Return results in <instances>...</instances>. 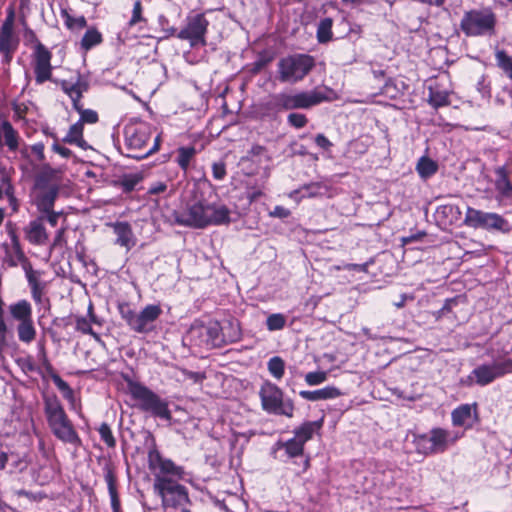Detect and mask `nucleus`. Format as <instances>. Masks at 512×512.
Here are the masks:
<instances>
[{"mask_svg": "<svg viewBox=\"0 0 512 512\" xmlns=\"http://www.w3.org/2000/svg\"><path fill=\"white\" fill-rule=\"evenodd\" d=\"M176 221L180 225L193 228L221 225L229 223L230 211L225 205L209 201L201 187L195 185L192 200L187 204L186 211L176 217Z\"/></svg>", "mask_w": 512, "mask_h": 512, "instance_id": "1", "label": "nucleus"}, {"mask_svg": "<svg viewBox=\"0 0 512 512\" xmlns=\"http://www.w3.org/2000/svg\"><path fill=\"white\" fill-rule=\"evenodd\" d=\"M125 147L127 156L134 159H144L156 152L160 146V135L152 137V127L143 121H131L124 128Z\"/></svg>", "mask_w": 512, "mask_h": 512, "instance_id": "2", "label": "nucleus"}, {"mask_svg": "<svg viewBox=\"0 0 512 512\" xmlns=\"http://www.w3.org/2000/svg\"><path fill=\"white\" fill-rule=\"evenodd\" d=\"M44 413L56 438L74 445L80 443V438L56 395L44 397Z\"/></svg>", "mask_w": 512, "mask_h": 512, "instance_id": "3", "label": "nucleus"}, {"mask_svg": "<svg viewBox=\"0 0 512 512\" xmlns=\"http://www.w3.org/2000/svg\"><path fill=\"white\" fill-rule=\"evenodd\" d=\"M127 386L130 395L137 401V406L141 411L150 413L154 417L171 420L172 415L166 400L139 382L129 379Z\"/></svg>", "mask_w": 512, "mask_h": 512, "instance_id": "4", "label": "nucleus"}, {"mask_svg": "<svg viewBox=\"0 0 512 512\" xmlns=\"http://www.w3.org/2000/svg\"><path fill=\"white\" fill-rule=\"evenodd\" d=\"M118 310L128 327L137 333L151 332L155 328V322L162 314L161 307L156 304L147 305L140 312H136L130 304L120 303Z\"/></svg>", "mask_w": 512, "mask_h": 512, "instance_id": "5", "label": "nucleus"}, {"mask_svg": "<svg viewBox=\"0 0 512 512\" xmlns=\"http://www.w3.org/2000/svg\"><path fill=\"white\" fill-rule=\"evenodd\" d=\"M495 24L496 17L490 9H473L464 13L460 29L467 37L492 35Z\"/></svg>", "mask_w": 512, "mask_h": 512, "instance_id": "6", "label": "nucleus"}, {"mask_svg": "<svg viewBox=\"0 0 512 512\" xmlns=\"http://www.w3.org/2000/svg\"><path fill=\"white\" fill-rule=\"evenodd\" d=\"M148 467L154 476V486L158 483L179 481L184 477V470L171 459L164 458L157 449L148 452Z\"/></svg>", "mask_w": 512, "mask_h": 512, "instance_id": "7", "label": "nucleus"}, {"mask_svg": "<svg viewBox=\"0 0 512 512\" xmlns=\"http://www.w3.org/2000/svg\"><path fill=\"white\" fill-rule=\"evenodd\" d=\"M261 405L263 410L273 415L293 417L294 403L291 399L284 400L283 392L276 385L266 382L260 390Z\"/></svg>", "mask_w": 512, "mask_h": 512, "instance_id": "8", "label": "nucleus"}, {"mask_svg": "<svg viewBox=\"0 0 512 512\" xmlns=\"http://www.w3.org/2000/svg\"><path fill=\"white\" fill-rule=\"evenodd\" d=\"M309 55L295 54L281 59L278 63L280 80L295 83L302 80L314 67Z\"/></svg>", "mask_w": 512, "mask_h": 512, "instance_id": "9", "label": "nucleus"}, {"mask_svg": "<svg viewBox=\"0 0 512 512\" xmlns=\"http://www.w3.org/2000/svg\"><path fill=\"white\" fill-rule=\"evenodd\" d=\"M59 84L61 89L72 100L74 109L80 113V120L78 122L82 124L96 123L98 121V114L94 110L83 109L80 103L83 93L89 89V83L81 75H78L76 82L61 80Z\"/></svg>", "mask_w": 512, "mask_h": 512, "instance_id": "10", "label": "nucleus"}, {"mask_svg": "<svg viewBox=\"0 0 512 512\" xmlns=\"http://www.w3.org/2000/svg\"><path fill=\"white\" fill-rule=\"evenodd\" d=\"M53 174L54 170L48 169L41 172L36 178L34 203L39 213L52 210L58 197L59 186L55 183H50Z\"/></svg>", "mask_w": 512, "mask_h": 512, "instance_id": "11", "label": "nucleus"}, {"mask_svg": "<svg viewBox=\"0 0 512 512\" xmlns=\"http://www.w3.org/2000/svg\"><path fill=\"white\" fill-rule=\"evenodd\" d=\"M512 373V359H505L491 364H482L472 370L467 377V384L486 386L495 379Z\"/></svg>", "mask_w": 512, "mask_h": 512, "instance_id": "12", "label": "nucleus"}, {"mask_svg": "<svg viewBox=\"0 0 512 512\" xmlns=\"http://www.w3.org/2000/svg\"><path fill=\"white\" fill-rule=\"evenodd\" d=\"M326 100L328 97L325 92L313 89L295 94L282 93L277 98V104L285 110L308 109Z\"/></svg>", "mask_w": 512, "mask_h": 512, "instance_id": "13", "label": "nucleus"}, {"mask_svg": "<svg viewBox=\"0 0 512 512\" xmlns=\"http://www.w3.org/2000/svg\"><path fill=\"white\" fill-rule=\"evenodd\" d=\"M464 222L466 225L478 229L509 231L508 222L497 213L483 212L471 207L467 208Z\"/></svg>", "mask_w": 512, "mask_h": 512, "instance_id": "14", "label": "nucleus"}, {"mask_svg": "<svg viewBox=\"0 0 512 512\" xmlns=\"http://www.w3.org/2000/svg\"><path fill=\"white\" fill-rule=\"evenodd\" d=\"M462 434L443 428H433L429 434L420 436V443L426 454L442 453L453 445Z\"/></svg>", "mask_w": 512, "mask_h": 512, "instance_id": "15", "label": "nucleus"}, {"mask_svg": "<svg viewBox=\"0 0 512 512\" xmlns=\"http://www.w3.org/2000/svg\"><path fill=\"white\" fill-rule=\"evenodd\" d=\"M153 489L161 497L164 509H178L189 502L187 489L179 481L158 483Z\"/></svg>", "mask_w": 512, "mask_h": 512, "instance_id": "16", "label": "nucleus"}, {"mask_svg": "<svg viewBox=\"0 0 512 512\" xmlns=\"http://www.w3.org/2000/svg\"><path fill=\"white\" fill-rule=\"evenodd\" d=\"M209 22L203 14H196L189 17L185 28L179 31L177 37L181 40H188L191 47L206 45L205 34Z\"/></svg>", "mask_w": 512, "mask_h": 512, "instance_id": "17", "label": "nucleus"}, {"mask_svg": "<svg viewBox=\"0 0 512 512\" xmlns=\"http://www.w3.org/2000/svg\"><path fill=\"white\" fill-rule=\"evenodd\" d=\"M254 147L251 148L250 154H253ZM239 171L237 172L238 181L247 189V198L253 201L256 198V164L253 155H247L238 162Z\"/></svg>", "mask_w": 512, "mask_h": 512, "instance_id": "18", "label": "nucleus"}, {"mask_svg": "<svg viewBox=\"0 0 512 512\" xmlns=\"http://www.w3.org/2000/svg\"><path fill=\"white\" fill-rule=\"evenodd\" d=\"M51 58V52L42 43H38L37 45H35L33 59L35 81L37 84H42L45 81L51 80Z\"/></svg>", "mask_w": 512, "mask_h": 512, "instance_id": "19", "label": "nucleus"}, {"mask_svg": "<svg viewBox=\"0 0 512 512\" xmlns=\"http://www.w3.org/2000/svg\"><path fill=\"white\" fill-rule=\"evenodd\" d=\"M19 39L15 35L14 30L0 29V54L2 62L9 65L12 61L13 54L17 50Z\"/></svg>", "mask_w": 512, "mask_h": 512, "instance_id": "20", "label": "nucleus"}, {"mask_svg": "<svg viewBox=\"0 0 512 512\" xmlns=\"http://www.w3.org/2000/svg\"><path fill=\"white\" fill-rule=\"evenodd\" d=\"M26 239L33 245H45L48 241V233L43 224V218H36L24 228Z\"/></svg>", "mask_w": 512, "mask_h": 512, "instance_id": "21", "label": "nucleus"}, {"mask_svg": "<svg viewBox=\"0 0 512 512\" xmlns=\"http://www.w3.org/2000/svg\"><path fill=\"white\" fill-rule=\"evenodd\" d=\"M112 227L117 236L116 244L130 250L135 245L133 231L130 224L127 222H116Z\"/></svg>", "mask_w": 512, "mask_h": 512, "instance_id": "22", "label": "nucleus"}, {"mask_svg": "<svg viewBox=\"0 0 512 512\" xmlns=\"http://www.w3.org/2000/svg\"><path fill=\"white\" fill-rule=\"evenodd\" d=\"M299 395L308 401H319L337 398L342 395V392L334 386H327L314 391L302 390Z\"/></svg>", "mask_w": 512, "mask_h": 512, "instance_id": "23", "label": "nucleus"}, {"mask_svg": "<svg viewBox=\"0 0 512 512\" xmlns=\"http://www.w3.org/2000/svg\"><path fill=\"white\" fill-rule=\"evenodd\" d=\"M476 413V404L469 405L463 404L456 409H454L451 413L452 423L454 426L460 427H471L470 420L472 418V412Z\"/></svg>", "mask_w": 512, "mask_h": 512, "instance_id": "24", "label": "nucleus"}, {"mask_svg": "<svg viewBox=\"0 0 512 512\" xmlns=\"http://www.w3.org/2000/svg\"><path fill=\"white\" fill-rule=\"evenodd\" d=\"M223 340L225 345L236 342L241 337L240 323L235 318H226L220 322Z\"/></svg>", "mask_w": 512, "mask_h": 512, "instance_id": "25", "label": "nucleus"}, {"mask_svg": "<svg viewBox=\"0 0 512 512\" xmlns=\"http://www.w3.org/2000/svg\"><path fill=\"white\" fill-rule=\"evenodd\" d=\"M11 317L19 322L32 319V306L27 300H20L9 306Z\"/></svg>", "mask_w": 512, "mask_h": 512, "instance_id": "26", "label": "nucleus"}, {"mask_svg": "<svg viewBox=\"0 0 512 512\" xmlns=\"http://www.w3.org/2000/svg\"><path fill=\"white\" fill-rule=\"evenodd\" d=\"M176 163L180 169L186 173L190 167L191 162L195 159L197 150L194 146H181L176 150Z\"/></svg>", "mask_w": 512, "mask_h": 512, "instance_id": "27", "label": "nucleus"}, {"mask_svg": "<svg viewBox=\"0 0 512 512\" xmlns=\"http://www.w3.org/2000/svg\"><path fill=\"white\" fill-rule=\"evenodd\" d=\"M0 130L4 138V143L8 149L13 152L16 151L19 147L20 140L17 130L14 129L12 124L7 120L2 122Z\"/></svg>", "mask_w": 512, "mask_h": 512, "instance_id": "28", "label": "nucleus"}, {"mask_svg": "<svg viewBox=\"0 0 512 512\" xmlns=\"http://www.w3.org/2000/svg\"><path fill=\"white\" fill-rule=\"evenodd\" d=\"M207 325L192 326L188 332V337L194 345L209 348V333Z\"/></svg>", "mask_w": 512, "mask_h": 512, "instance_id": "29", "label": "nucleus"}, {"mask_svg": "<svg viewBox=\"0 0 512 512\" xmlns=\"http://www.w3.org/2000/svg\"><path fill=\"white\" fill-rule=\"evenodd\" d=\"M497 176L495 186L496 189L503 197H512V184L508 179V173L505 167H498L495 169Z\"/></svg>", "mask_w": 512, "mask_h": 512, "instance_id": "30", "label": "nucleus"}, {"mask_svg": "<svg viewBox=\"0 0 512 512\" xmlns=\"http://www.w3.org/2000/svg\"><path fill=\"white\" fill-rule=\"evenodd\" d=\"M63 142L77 145L80 148L86 149L88 145L83 138V124L81 122L73 124L70 127L67 135L63 138Z\"/></svg>", "mask_w": 512, "mask_h": 512, "instance_id": "31", "label": "nucleus"}, {"mask_svg": "<svg viewBox=\"0 0 512 512\" xmlns=\"http://www.w3.org/2000/svg\"><path fill=\"white\" fill-rule=\"evenodd\" d=\"M105 481L111 498L113 512H120V500L116 488V476L112 469L107 468L105 472Z\"/></svg>", "mask_w": 512, "mask_h": 512, "instance_id": "32", "label": "nucleus"}, {"mask_svg": "<svg viewBox=\"0 0 512 512\" xmlns=\"http://www.w3.org/2000/svg\"><path fill=\"white\" fill-rule=\"evenodd\" d=\"M321 425V421L305 422L295 430V437L299 439L303 444H305L312 438L314 432L319 429Z\"/></svg>", "mask_w": 512, "mask_h": 512, "instance_id": "33", "label": "nucleus"}, {"mask_svg": "<svg viewBox=\"0 0 512 512\" xmlns=\"http://www.w3.org/2000/svg\"><path fill=\"white\" fill-rule=\"evenodd\" d=\"M18 338L21 342L29 344L34 341L36 337V329L34 327L33 319L19 322L17 326Z\"/></svg>", "mask_w": 512, "mask_h": 512, "instance_id": "34", "label": "nucleus"}, {"mask_svg": "<svg viewBox=\"0 0 512 512\" xmlns=\"http://www.w3.org/2000/svg\"><path fill=\"white\" fill-rule=\"evenodd\" d=\"M209 333V348H219L225 345L223 340L220 322L214 321L207 325Z\"/></svg>", "mask_w": 512, "mask_h": 512, "instance_id": "35", "label": "nucleus"}, {"mask_svg": "<svg viewBox=\"0 0 512 512\" xmlns=\"http://www.w3.org/2000/svg\"><path fill=\"white\" fill-rule=\"evenodd\" d=\"M437 168V164L428 157H421L416 166L418 174L424 179L435 174Z\"/></svg>", "mask_w": 512, "mask_h": 512, "instance_id": "36", "label": "nucleus"}, {"mask_svg": "<svg viewBox=\"0 0 512 512\" xmlns=\"http://www.w3.org/2000/svg\"><path fill=\"white\" fill-rule=\"evenodd\" d=\"M279 446L285 449L286 454L293 458L303 454L304 444L295 436L286 442H279Z\"/></svg>", "mask_w": 512, "mask_h": 512, "instance_id": "37", "label": "nucleus"}, {"mask_svg": "<svg viewBox=\"0 0 512 512\" xmlns=\"http://www.w3.org/2000/svg\"><path fill=\"white\" fill-rule=\"evenodd\" d=\"M101 42H102L101 33L95 28H90L86 31V33L82 37L81 47L87 51V50H90L92 47L100 44Z\"/></svg>", "mask_w": 512, "mask_h": 512, "instance_id": "38", "label": "nucleus"}, {"mask_svg": "<svg viewBox=\"0 0 512 512\" xmlns=\"http://www.w3.org/2000/svg\"><path fill=\"white\" fill-rule=\"evenodd\" d=\"M141 180L142 176L140 174H125L115 184L124 192L129 193L135 189Z\"/></svg>", "mask_w": 512, "mask_h": 512, "instance_id": "39", "label": "nucleus"}, {"mask_svg": "<svg viewBox=\"0 0 512 512\" xmlns=\"http://www.w3.org/2000/svg\"><path fill=\"white\" fill-rule=\"evenodd\" d=\"M332 24L331 18L322 19L317 28V39L320 43H326L332 39Z\"/></svg>", "mask_w": 512, "mask_h": 512, "instance_id": "40", "label": "nucleus"}, {"mask_svg": "<svg viewBox=\"0 0 512 512\" xmlns=\"http://www.w3.org/2000/svg\"><path fill=\"white\" fill-rule=\"evenodd\" d=\"M495 58L498 67L512 80V58L504 50H497Z\"/></svg>", "mask_w": 512, "mask_h": 512, "instance_id": "41", "label": "nucleus"}, {"mask_svg": "<svg viewBox=\"0 0 512 512\" xmlns=\"http://www.w3.org/2000/svg\"><path fill=\"white\" fill-rule=\"evenodd\" d=\"M428 102L434 108L447 106L449 104V94L446 91H437L430 88Z\"/></svg>", "mask_w": 512, "mask_h": 512, "instance_id": "42", "label": "nucleus"}, {"mask_svg": "<svg viewBox=\"0 0 512 512\" xmlns=\"http://www.w3.org/2000/svg\"><path fill=\"white\" fill-rule=\"evenodd\" d=\"M23 269L26 274V278L29 284L30 289L35 288L36 286H40L45 282L40 280L41 272L37 270H33L30 262L23 263Z\"/></svg>", "mask_w": 512, "mask_h": 512, "instance_id": "43", "label": "nucleus"}, {"mask_svg": "<svg viewBox=\"0 0 512 512\" xmlns=\"http://www.w3.org/2000/svg\"><path fill=\"white\" fill-rule=\"evenodd\" d=\"M285 363L279 356L272 357L268 362V370L276 379H281L284 374Z\"/></svg>", "mask_w": 512, "mask_h": 512, "instance_id": "44", "label": "nucleus"}, {"mask_svg": "<svg viewBox=\"0 0 512 512\" xmlns=\"http://www.w3.org/2000/svg\"><path fill=\"white\" fill-rule=\"evenodd\" d=\"M51 378L56 387L62 392L64 398H73V390L66 381H64L57 373H52Z\"/></svg>", "mask_w": 512, "mask_h": 512, "instance_id": "45", "label": "nucleus"}, {"mask_svg": "<svg viewBox=\"0 0 512 512\" xmlns=\"http://www.w3.org/2000/svg\"><path fill=\"white\" fill-rule=\"evenodd\" d=\"M286 318L284 315L276 313L271 314L266 321V325L269 331L280 330L285 326Z\"/></svg>", "mask_w": 512, "mask_h": 512, "instance_id": "46", "label": "nucleus"}, {"mask_svg": "<svg viewBox=\"0 0 512 512\" xmlns=\"http://www.w3.org/2000/svg\"><path fill=\"white\" fill-rule=\"evenodd\" d=\"M98 432L100 434L102 441H104L108 447H115L116 440L113 436L110 426L107 423H102L98 429Z\"/></svg>", "mask_w": 512, "mask_h": 512, "instance_id": "47", "label": "nucleus"}, {"mask_svg": "<svg viewBox=\"0 0 512 512\" xmlns=\"http://www.w3.org/2000/svg\"><path fill=\"white\" fill-rule=\"evenodd\" d=\"M301 192H305L303 195L308 197H315L323 195L326 192V186L321 183H311L303 186L300 189Z\"/></svg>", "mask_w": 512, "mask_h": 512, "instance_id": "48", "label": "nucleus"}, {"mask_svg": "<svg viewBox=\"0 0 512 512\" xmlns=\"http://www.w3.org/2000/svg\"><path fill=\"white\" fill-rule=\"evenodd\" d=\"M63 16L65 17V24L68 28H85L87 26V21L84 16H80L77 18L72 17L66 11L63 12Z\"/></svg>", "mask_w": 512, "mask_h": 512, "instance_id": "49", "label": "nucleus"}, {"mask_svg": "<svg viewBox=\"0 0 512 512\" xmlns=\"http://www.w3.org/2000/svg\"><path fill=\"white\" fill-rule=\"evenodd\" d=\"M76 330H78L84 334H90L94 337V339H96L98 341L100 340V336L96 332L93 331V329L90 325V322L84 317L77 318Z\"/></svg>", "mask_w": 512, "mask_h": 512, "instance_id": "50", "label": "nucleus"}, {"mask_svg": "<svg viewBox=\"0 0 512 512\" xmlns=\"http://www.w3.org/2000/svg\"><path fill=\"white\" fill-rule=\"evenodd\" d=\"M327 379V373L324 371L309 372L305 375V381L310 386L319 385L325 382Z\"/></svg>", "mask_w": 512, "mask_h": 512, "instance_id": "51", "label": "nucleus"}, {"mask_svg": "<svg viewBox=\"0 0 512 512\" xmlns=\"http://www.w3.org/2000/svg\"><path fill=\"white\" fill-rule=\"evenodd\" d=\"M10 239L11 246L14 254L17 256V260L20 261L21 264L28 262V258L25 256V253L22 250L18 235H13V237Z\"/></svg>", "mask_w": 512, "mask_h": 512, "instance_id": "52", "label": "nucleus"}, {"mask_svg": "<svg viewBox=\"0 0 512 512\" xmlns=\"http://www.w3.org/2000/svg\"><path fill=\"white\" fill-rule=\"evenodd\" d=\"M213 178L217 181H221L226 177V164L224 161H216L212 164Z\"/></svg>", "mask_w": 512, "mask_h": 512, "instance_id": "53", "label": "nucleus"}, {"mask_svg": "<svg viewBox=\"0 0 512 512\" xmlns=\"http://www.w3.org/2000/svg\"><path fill=\"white\" fill-rule=\"evenodd\" d=\"M62 212H56L53 209L49 212H41L37 218H43V223L47 221L52 227H55L58 223V219L62 216Z\"/></svg>", "mask_w": 512, "mask_h": 512, "instance_id": "54", "label": "nucleus"}, {"mask_svg": "<svg viewBox=\"0 0 512 512\" xmlns=\"http://www.w3.org/2000/svg\"><path fill=\"white\" fill-rule=\"evenodd\" d=\"M288 122L295 128H302L307 123V118L304 114L291 113L288 116Z\"/></svg>", "mask_w": 512, "mask_h": 512, "instance_id": "55", "label": "nucleus"}, {"mask_svg": "<svg viewBox=\"0 0 512 512\" xmlns=\"http://www.w3.org/2000/svg\"><path fill=\"white\" fill-rule=\"evenodd\" d=\"M143 17H142V4L141 2L138 0L134 3V6H133V11H132V17L129 21V25L130 26H133L135 25L136 23L140 22V21H143Z\"/></svg>", "mask_w": 512, "mask_h": 512, "instance_id": "56", "label": "nucleus"}, {"mask_svg": "<svg viewBox=\"0 0 512 512\" xmlns=\"http://www.w3.org/2000/svg\"><path fill=\"white\" fill-rule=\"evenodd\" d=\"M15 13L12 8L8 10V14L2 23L1 29L14 30Z\"/></svg>", "mask_w": 512, "mask_h": 512, "instance_id": "57", "label": "nucleus"}, {"mask_svg": "<svg viewBox=\"0 0 512 512\" xmlns=\"http://www.w3.org/2000/svg\"><path fill=\"white\" fill-rule=\"evenodd\" d=\"M46 289V283L36 286L35 288L31 289V295L32 298L36 303H42L43 295L45 293Z\"/></svg>", "mask_w": 512, "mask_h": 512, "instance_id": "58", "label": "nucleus"}, {"mask_svg": "<svg viewBox=\"0 0 512 512\" xmlns=\"http://www.w3.org/2000/svg\"><path fill=\"white\" fill-rule=\"evenodd\" d=\"M20 365H21V368L22 370L25 372V373H29V372H34L36 371V366L35 364L33 363V361L31 360V358H24V359H21L19 361Z\"/></svg>", "mask_w": 512, "mask_h": 512, "instance_id": "59", "label": "nucleus"}, {"mask_svg": "<svg viewBox=\"0 0 512 512\" xmlns=\"http://www.w3.org/2000/svg\"><path fill=\"white\" fill-rule=\"evenodd\" d=\"M52 150L64 158H69L72 155V151L64 146L59 145L58 143H54L52 145Z\"/></svg>", "mask_w": 512, "mask_h": 512, "instance_id": "60", "label": "nucleus"}, {"mask_svg": "<svg viewBox=\"0 0 512 512\" xmlns=\"http://www.w3.org/2000/svg\"><path fill=\"white\" fill-rule=\"evenodd\" d=\"M8 327L5 322H0V349L7 345Z\"/></svg>", "mask_w": 512, "mask_h": 512, "instance_id": "61", "label": "nucleus"}, {"mask_svg": "<svg viewBox=\"0 0 512 512\" xmlns=\"http://www.w3.org/2000/svg\"><path fill=\"white\" fill-rule=\"evenodd\" d=\"M315 143L324 150H328L332 146V143L323 134H318L315 137Z\"/></svg>", "mask_w": 512, "mask_h": 512, "instance_id": "62", "label": "nucleus"}, {"mask_svg": "<svg viewBox=\"0 0 512 512\" xmlns=\"http://www.w3.org/2000/svg\"><path fill=\"white\" fill-rule=\"evenodd\" d=\"M454 211L458 212V207L448 204V205H442L438 207L437 213L442 214L443 216H449L454 213Z\"/></svg>", "mask_w": 512, "mask_h": 512, "instance_id": "63", "label": "nucleus"}, {"mask_svg": "<svg viewBox=\"0 0 512 512\" xmlns=\"http://www.w3.org/2000/svg\"><path fill=\"white\" fill-rule=\"evenodd\" d=\"M270 215L278 218H286L290 215V211L282 206H276Z\"/></svg>", "mask_w": 512, "mask_h": 512, "instance_id": "64", "label": "nucleus"}]
</instances>
